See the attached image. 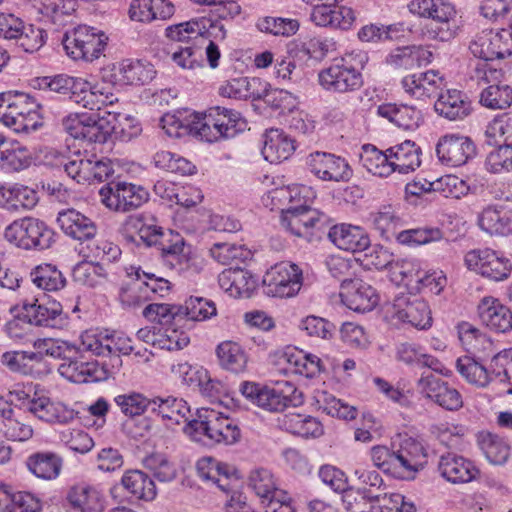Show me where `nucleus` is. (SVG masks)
Returning <instances> with one entry per match:
<instances>
[{"instance_id": "obj_30", "label": "nucleus", "mask_w": 512, "mask_h": 512, "mask_svg": "<svg viewBox=\"0 0 512 512\" xmlns=\"http://www.w3.org/2000/svg\"><path fill=\"white\" fill-rule=\"evenodd\" d=\"M478 314L481 322L497 333L512 329V312L496 298H483L478 305Z\"/></svg>"}, {"instance_id": "obj_41", "label": "nucleus", "mask_w": 512, "mask_h": 512, "mask_svg": "<svg viewBox=\"0 0 512 512\" xmlns=\"http://www.w3.org/2000/svg\"><path fill=\"white\" fill-rule=\"evenodd\" d=\"M478 224L483 231L490 235L512 234V216L500 204L485 207L479 215Z\"/></svg>"}, {"instance_id": "obj_37", "label": "nucleus", "mask_w": 512, "mask_h": 512, "mask_svg": "<svg viewBox=\"0 0 512 512\" xmlns=\"http://www.w3.org/2000/svg\"><path fill=\"white\" fill-rule=\"evenodd\" d=\"M38 202L37 193L18 183L0 185V207L9 211L29 210Z\"/></svg>"}, {"instance_id": "obj_19", "label": "nucleus", "mask_w": 512, "mask_h": 512, "mask_svg": "<svg viewBox=\"0 0 512 512\" xmlns=\"http://www.w3.org/2000/svg\"><path fill=\"white\" fill-rule=\"evenodd\" d=\"M328 221V217L308 206H295L282 209L281 224L291 234L298 237H307L313 228H321Z\"/></svg>"}, {"instance_id": "obj_2", "label": "nucleus", "mask_w": 512, "mask_h": 512, "mask_svg": "<svg viewBox=\"0 0 512 512\" xmlns=\"http://www.w3.org/2000/svg\"><path fill=\"white\" fill-rule=\"evenodd\" d=\"M191 135L209 143L232 138L246 129L247 122L232 109L215 106L204 113L192 112Z\"/></svg>"}, {"instance_id": "obj_35", "label": "nucleus", "mask_w": 512, "mask_h": 512, "mask_svg": "<svg viewBox=\"0 0 512 512\" xmlns=\"http://www.w3.org/2000/svg\"><path fill=\"white\" fill-rule=\"evenodd\" d=\"M151 412L160 416L165 424L170 427L187 422L190 407L182 398L174 396L155 397L151 402Z\"/></svg>"}, {"instance_id": "obj_17", "label": "nucleus", "mask_w": 512, "mask_h": 512, "mask_svg": "<svg viewBox=\"0 0 512 512\" xmlns=\"http://www.w3.org/2000/svg\"><path fill=\"white\" fill-rule=\"evenodd\" d=\"M416 387L425 398L446 410L457 411L463 406L460 392L433 374L423 373L417 380Z\"/></svg>"}, {"instance_id": "obj_6", "label": "nucleus", "mask_w": 512, "mask_h": 512, "mask_svg": "<svg viewBox=\"0 0 512 512\" xmlns=\"http://www.w3.org/2000/svg\"><path fill=\"white\" fill-rule=\"evenodd\" d=\"M108 36L102 30L79 25L65 32L62 44L66 54L73 60L92 62L104 52Z\"/></svg>"}, {"instance_id": "obj_23", "label": "nucleus", "mask_w": 512, "mask_h": 512, "mask_svg": "<svg viewBox=\"0 0 512 512\" xmlns=\"http://www.w3.org/2000/svg\"><path fill=\"white\" fill-rule=\"evenodd\" d=\"M23 318L35 326L58 328L64 325L66 316L62 305L57 301L40 303L34 299L30 303H23Z\"/></svg>"}, {"instance_id": "obj_25", "label": "nucleus", "mask_w": 512, "mask_h": 512, "mask_svg": "<svg viewBox=\"0 0 512 512\" xmlns=\"http://www.w3.org/2000/svg\"><path fill=\"white\" fill-rule=\"evenodd\" d=\"M301 392L290 382L278 383L275 387L263 386L257 406L270 411L281 412L286 407L301 403Z\"/></svg>"}, {"instance_id": "obj_36", "label": "nucleus", "mask_w": 512, "mask_h": 512, "mask_svg": "<svg viewBox=\"0 0 512 512\" xmlns=\"http://www.w3.org/2000/svg\"><path fill=\"white\" fill-rule=\"evenodd\" d=\"M31 151L15 139L3 138L0 146V168L10 172L27 169L32 163Z\"/></svg>"}, {"instance_id": "obj_47", "label": "nucleus", "mask_w": 512, "mask_h": 512, "mask_svg": "<svg viewBox=\"0 0 512 512\" xmlns=\"http://www.w3.org/2000/svg\"><path fill=\"white\" fill-rule=\"evenodd\" d=\"M374 145L366 144L362 147L360 154L361 165L371 174L379 177H388L395 172L392 158Z\"/></svg>"}, {"instance_id": "obj_53", "label": "nucleus", "mask_w": 512, "mask_h": 512, "mask_svg": "<svg viewBox=\"0 0 512 512\" xmlns=\"http://www.w3.org/2000/svg\"><path fill=\"white\" fill-rule=\"evenodd\" d=\"M0 425L4 435L13 441H26L33 435V429L21 419V414L8 406L0 414Z\"/></svg>"}, {"instance_id": "obj_22", "label": "nucleus", "mask_w": 512, "mask_h": 512, "mask_svg": "<svg viewBox=\"0 0 512 512\" xmlns=\"http://www.w3.org/2000/svg\"><path fill=\"white\" fill-rule=\"evenodd\" d=\"M400 84L408 96L417 100H426L437 96L442 91L444 80L438 72L429 70L406 75Z\"/></svg>"}, {"instance_id": "obj_39", "label": "nucleus", "mask_w": 512, "mask_h": 512, "mask_svg": "<svg viewBox=\"0 0 512 512\" xmlns=\"http://www.w3.org/2000/svg\"><path fill=\"white\" fill-rule=\"evenodd\" d=\"M67 499L73 508L81 512H101L104 509L105 497L95 485H75L70 489Z\"/></svg>"}, {"instance_id": "obj_4", "label": "nucleus", "mask_w": 512, "mask_h": 512, "mask_svg": "<svg viewBox=\"0 0 512 512\" xmlns=\"http://www.w3.org/2000/svg\"><path fill=\"white\" fill-rule=\"evenodd\" d=\"M408 9L419 17L433 21L427 29L429 38L448 42L458 35L460 27L456 10L449 0H411Z\"/></svg>"}, {"instance_id": "obj_55", "label": "nucleus", "mask_w": 512, "mask_h": 512, "mask_svg": "<svg viewBox=\"0 0 512 512\" xmlns=\"http://www.w3.org/2000/svg\"><path fill=\"white\" fill-rule=\"evenodd\" d=\"M39 11L56 28L67 23V19L76 10V0H36Z\"/></svg>"}, {"instance_id": "obj_1", "label": "nucleus", "mask_w": 512, "mask_h": 512, "mask_svg": "<svg viewBox=\"0 0 512 512\" xmlns=\"http://www.w3.org/2000/svg\"><path fill=\"white\" fill-rule=\"evenodd\" d=\"M368 53L353 50L335 59L318 73L320 86L333 93H351L363 86L362 70L368 63Z\"/></svg>"}, {"instance_id": "obj_21", "label": "nucleus", "mask_w": 512, "mask_h": 512, "mask_svg": "<svg viewBox=\"0 0 512 512\" xmlns=\"http://www.w3.org/2000/svg\"><path fill=\"white\" fill-rule=\"evenodd\" d=\"M340 297L344 305L359 313L372 311L379 302L376 290L361 279L343 280Z\"/></svg>"}, {"instance_id": "obj_58", "label": "nucleus", "mask_w": 512, "mask_h": 512, "mask_svg": "<svg viewBox=\"0 0 512 512\" xmlns=\"http://www.w3.org/2000/svg\"><path fill=\"white\" fill-rule=\"evenodd\" d=\"M205 28L206 21L191 20L167 27L165 34L173 41L191 45V41L204 37Z\"/></svg>"}, {"instance_id": "obj_60", "label": "nucleus", "mask_w": 512, "mask_h": 512, "mask_svg": "<svg viewBox=\"0 0 512 512\" xmlns=\"http://www.w3.org/2000/svg\"><path fill=\"white\" fill-rule=\"evenodd\" d=\"M370 220L373 227L386 239L394 235L396 229L401 225V218L391 205L382 206L376 212L371 213Z\"/></svg>"}, {"instance_id": "obj_61", "label": "nucleus", "mask_w": 512, "mask_h": 512, "mask_svg": "<svg viewBox=\"0 0 512 512\" xmlns=\"http://www.w3.org/2000/svg\"><path fill=\"white\" fill-rule=\"evenodd\" d=\"M396 239L403 245H425L443 239V232L438 227H419L403 230L396 234Z\"/></svg>"}, {"instance_id": "obj_44", "label": "nucleus", "mask_w": 512, "mask_h": 512, "mask_svg": "<svg viewBox=\"0 0 512 512\" xmlns=\"http://www.w3.org/2000/svg\"><path fill=\"white\" fill-rule=\"evenodd\" d=\"M123 488L135 499L152 501L157 496L153 479L141 470H128L121 478Z\"/></svg>"}, {"instance_id": "obj_16", "label": "nucleus", "mask_w": 512, "mask_h": 512, "mask_svg": "<svg viewBox=\"0 0 512 512\" xmlns=\"http://www.w3.org/2000/svg\"><path fill=\"white\" fill-rule=\"evenodd\" d=\"M311 174L322 181L345 182L352 177L348 162L335 154L316 151L306 157Z\"/></svg>"}, {"instance_id": "obj_13", "label": "nucleus", "mask_w": 512, "mask_h": 512, "mask_svg": "<svg viewBox=\"0 0 512 512\" xmlns=\"http://www.w3.org/2000/svg\"><path fill=\"white\" fill-rule=\"evenodd\" d=\"M312 5L311 21L319 27L349 30L356 22L355 11L347 6H338L342 0H302Z\"/></svg>"}, {"instance_id": "obj_51", "label": "nucleus", "mask_w": 512, "mask_h": 512, "mask_svg": "<svg viewBox=\"0 0 512 512\" xmlns=\"http://www.w3.org/2000/svg\"><path fill=\"white\" fill-rule=\"evenodd\" d=\"M281 425L289 433L304 438H316L323 434L320 421L309 415L297 413L284 415Z\"/></svg>"}, {"instance_id": "obj_50", "label": "nucleus", "mask_w": 512, "mask_h": 512, "mask_svg": "<svg viewBox=\"0 0 512 512\" xmlns=\"http://www.w3.org/2000/svg\"><path fill=\"white\" fill-rule=\"evenodd\" d=\"M31 282L39 289L47 292H56L66 285V278L63 273L49 263L37 265L30 271Z\"/></svg>"}, {"instance_id": "obj_8", "label": "nucleus", "mask_w": 512, "mask_h": 512, "mask_svg": "<svg viewBox=\"0 0 512 512\" xmlns=\"http://www.w3.org/2000/svg\"><path fill=\"white\" fill-rule=\"evenodd\" d=\"M100 201L116 212H128L139 208L149 199V192L142 186L125 181H112L99 190Z\"/></svg>"}, {"instance_id": "obj_9", "label": "nucleus", "mask_w": 512, "mask_h": 512, "mask_svg": "<svg viewBox=\"0 0 512 512\" xmlns=\"http://www.w3.org/2000/svg\"><path fill=\"white\" fill-rule=\"evenodd\" d=\"M302 284V270L290 262L275 264L263 277L264 292L272 297H293L299 293Z\"/></svg>"}, {"instance_id": "obj_7", "label": "nucleus", "mask_w": 512, "mask_h": 512, "mask_svg": "<svg viewBox=\"0 0 512 512\" xmlns=\"http://www.w3.org/2000/svg\"><path fill=\"white\" fill-rule=\"evenodd\" d=\"M5 239L24 250L48 249L54 242V232L42 220L23 217L14 220L4 231Z\"/></svg>"}, {"instance_id": "obj_64", "label": "nucleus", "mask_w": 512, "mask_h": 512, "mask_svg": "<svg viewBox=\"0 0 512 512\" xmlns=\"http://www.w3.org/2000/svg\"><path fill=\"white\" fill-rule=\"evenodd\" d=\"M374 496L365 490H345L342 503L348 512H376V500L372 499Z\"/></svg>"}, {"instance_id": "obj_32", "label": "nucleus", "mask_w": 512, "mask_h": 512, "mask_svg": "<svg viewBox=\"0 0 512 512\" xmlns=\"http://www.w3.org/2000/svg\"><path fill=\"white\" fill-rule=\"evenodd\" d=\"M155 74L151 63L125 60L113 66L111 81L118 85H143L150 82Z\"/></svg>"}, {"instance_id": "obj_42", "label": "nucleus", "mask_w": 512, "mask_h": 512, "mask_svg": "<svg viewBox=\"0 0 512 512\" xmlns=\"http://www.w3.org/2000/svg\"><path fill=\"white\" fill-rule=\"evenodd\" d=\"M126 231L135 233L130 238L133 242L151 247L155 246L162 230L156 223V219L151 215L141 214L130 216L125 223Z\"/></svg>"}, {"instance_id": "obj_14", "label": "nucleus", "mask_w": 512, "mask_h": 512, "mask_svg": "<svg viewBox=\"0 0 512 512\" xmlns=\"http://www.w3.org/2000/svg\"><path fill=\"white\" fill-rule=\"evenodd\" d=\"M473 56L484 61L503 59L512 55V38L507 29L483 30L469 44Z\"/></svg>"}, {"instance_id": "obj_62", "label": "nucleus", "mask_w": 512, "mask_h": 512, "mask_svg": "<svg viewBox=\"0 0 512 512\" xmlns=\"http://www.w3.org/2000/svg\"><path fill=\"white\" fill-rule=\"evenodd\" d=\"M114 402L126 417L133 418L142 415L151 407L152 399L138 392H128L117 395Z\"/></svg>"}, {"instance_id": "obj_57", "label": "nucleus", "mask_w": 512, "mask_h": 512, "mask_svg": "<svg viewBox=\"0 0 512 512\" xmlns=\"http://www.w3.org/2000/svg\"><path fill=\"white\" fill-rule=\"evenodd\" d=\"M480 103L489 109H506L512 105V87L507 84H491L480 95Z\"/></svg>"}, {"instance_id": "obj_12", "label": "nucleus", "mask_w": 512, "mask_h": 512, "mask_svg": "<svg viewBox=\"0 0 512 512\" xmlns=\"http://www.w3.org/2000/svg\"><path fill=\"white\" fill-rule=\"evenodd\" d=\"M64 171L77 183L103 182L114 174L112 161L108 158L81 157L76 155L61 162Z\"/></svg>"}, {"instance_id": "obj_45", "label": "nucleus", "mask_w": 512, "mask_h": 512, "mask_svg": "<svg viewBox=\"0 0 512 512\" xmlns=\"http://www.w3.org/2000/svg\"><path fill=\"white\" fill-rule=\"evenodd\" d=\"M378 114L405 130H414L422 122L421 111L409 105L382 104L378 107Z\"/></svg>"}, {"instance_id": "obj_27", "label": "nucleus", "mask_w": 512, "mask_h": 512, "mask_svg": "<svg viewBox=\"0 0 512 512\" xmlns=\"http://www.w3.org/2000/svg\"><path fill=\"white\" fill-rule=\"evenodd\" d=\"M66 357L58 367L61 376L74 383L98 382L105 379L106 371L96 361Z\"/></svg>"}, {"instance_id": "obj_34", "label": "nucleus", "mask_w": 512, "mask_h": 512, "mask_svg": "<svg viewBox=\"0 0 512 512\" xmlns=\"http://www.w3.org/2000/svg\"><path fill=\"white\" fill-rule=\"evenodd\" d=\"M57 222L67 236L79 241L90 240L97 234L96 224L75 209L59 212Z\"/></svg>"}, {"instance_id": "obj_43", "label": "nucleus", "mask_w": 512, "mask_h": 512, "mask_svg": "<svg viewBox=\"0 0 512 512\" xmlns=\"http://www.w3.org/2000/svg\"><path fill=\"white\" fill-rule=\"evenodd\" d=\"M395 171L401 174L414 172L421 165V148L413 141L406 140L387 149Z\"/></svg>"}, {"instance_id": "obj_33", "label": "nucleus", "mask_w": 512, "mask_h": 512, "mask_svg": "<svg viewBox=\"0 0 512 512\" xmlns=\"http://www.w3.org/2000/svg\"><path fill=\"white\" fill-rule=\"evenodd\" d=\"M29 411L38 419L50 424H68L76 417L73 409L61 402L52 401L46 396L31 399Z\"/></svg>"}, {"instance_id": "obj_48", "label": "nucleus", "mask_w": 512, "mask_h": 512, "mask_svg": "<svg viewBox=\"0 0 512 512\" xmlns=\"http://www.w3.org/2000/svg\"><path fill=\"white\" fill-rule=\"evenodd\" d=\"M456 367L458 372L468 383L479 388L487 387L493 377H497L491 365L490 369H488L470 356L460 357L456 362Z\"/></svg>"}, {"instance_id": "obj_5", "label": "nucleus", "mask_w": 512, "mask_h": 512, "mask_svg": "<svg viewBox=\"0 0 512 512\" xmlns=\"http://www.w3.org/2000/svg\"><path fill=\"white\" fill-rule=\"evenodd\" d=\"M40 104L29 94L4 93L0 97V120L17 133H29L42 125Z\"/></svg>"}, {"instance_id": "obj_24", "label": "nucleus", "mask_w": 512, "mask_h": 512, "mask_svg": "<svg viewBox=\"0 0 512 512\" xmlns=\"http://www.w3.org/2000/svg\"><path fill=\"white\" fill-rule=\"evenodd\" d=\"M64 130L75 139H84L89 142L104 143L108 131L103 129L100 121L87 114L73 113L62 120Z\"/></svg>"}, {"instance_id": "obj_54", "label": "nucleus", "mask_w": 512, "mask_h": 512, "mask_svg": "<svg viewBox=\"0 0 512 512\" xmlns=\"http://www.w3.org/2000/svg\"><path fill=\"white\" fill-rule=\"evenodd\" d=\"M256 29L276 37H291L297 33L300 24L297 19L274 16H260L255 22Z\"/></svg>"}, {"instance_id": "obj_18", "label": "nucleus", "mask_w": 512, "mask_h": 512, "mask_svg": "<svg viewBox=\"0 0 512 512\" xmlns=\"http://www.w3.org/2000/svg\"><path fill=\"white\" fill-rule=\"evenodd\" d=\"M436 154L441 163L458 167L466 164L476 155V146L467 136L446 134L438 140Z\"/></svg>"}, {"instance_id": "obj_3", "label": "nucleus", "mask_w": 512, "mask_h": 512, "mask_svg": "<svg viewBox=\"0 0 512 512\" xmlns=\"http://www.w3.org/2000/svg\"><path fill=\"white\" fill-rule=\"evenodd\" d=\"M184 432L196 442L234 444L241 437L236 421L213 408L202 407L197 417L188 421Z\"/></svg>"}, {"instance_id": "obj_59", "label": "nucleus", "mask_w": 512, "mask_h": 512, "mask_svg": "<svg viewBox=\"0 0 512 512\" xmlns=\"http://www.w3.org/2000/svg\"><path fill=\"white\" fill-rule=\"evenodd\" d=\"M143 465L160 482H171L177 476L175 464L163 453L155 452L147 455L143 459Z\"/></svg>"}, {"instance_id": "obj_56", "label": "nucleus", "mask_w": 512, "mask_h": 512, "mask_svg": "<svg viewBox=\"0 0 512 512\" xmlns=\"http://www.w3.org/2000/svg\"><path fill=\"white\" fill-rule=\"evenodd\" d=\"M106 277L107 273L103 266L91 261H81L72 270V279L75 283L91 288L102 285Z\"/></svg>"}, {"instance_id": "obj_20", "label": "nucleus", "mask_w": 512, "mask_h": 512, "mask_svg": "<svg viewBox=\"0 0 512 512\" xmlns=\"http://www.w3.org/2000/svg\"><path fill=\"white\" fill-rule=\"evenodd\" d=\"M427 462L424 446L413 438L404 439L395 450L396 478L412 480Z\"/></svg>"}, {"instance_id": "obj_26", "label": "nucleus", "mask_w": 512, "mask_h": 512, "mask_svg": "<svg viewBox=\"0 0 512 512\" xmlns=\"http://www.w3.org/2000/svg\"><path fill=\"white\" fill-rule=\"evenodd\" d=\"M155 247L160 251L162 260L170 269H175L179 272L185 271L189 268V259L185 252V242L183 237L169 230L162 231Z\"/></svg>"}, {"instance_id": "obj_15", "label": "nucleus", "mask_w": 512, "mask_h": 512, "mask_svg": "<svg viewBox=\"0 0 512 512\" xmlns=\"http://www.w3.org/2000/svg\"><path fill=\"white\" fill-rule=\"evenodd\" d=\"M274 363L280 371L313 378L325 370L322 360L314 354L306 353L295 346H286L275 351Z\"/></svg>"}, {"instance_id": "obj_10", "label": "nucleus", "mask_w": 512, "mask_h": 512, "mask_svg": "<svg viewBox=\"0 0 512 512\" xmlns=\"http://www.w3.org/2000/svg\"><path fill=\"white\" fill-rule=\"evenodd\" d=\"M464 263L469 270L496 282L506 280L512 271L510 259L491 248L468 251Z\"/></svg>"}, {"instance_id": "obj_31", "label": "nucleus", "mask_w": 512, "mask_h": 512, "mask_svg": "<svg viewBox=\"0 0 512 512\" xmlns=\"http://www.w3.org/2000/svg\"><path fill=\"white\" fill-rule=\"evenodd\" d=\"M434 104L436 113L450 121L463 120L472 112L469 97L457 89H448L439 92Z\"/></svg>"}, {"instance_id": "obj_29", "label": "nucleus", "mask_w": 512, "mask_h": 512, "mask_svg": "<svg viewBox=\"0 0 512 512\" xmlns=\"http://www.w3.org/2000/svg\"><path fill=\"white\" fill-rule=\"evenodd\" d=\"M438 471L446 481L453 484L471 482L479 474V470L470 460L453 453L440 457Z\"/></svg>"}, {"instance_id": "obj_49", "label": "nucleus", "mask_w": 512, "mask_h": 512, "mask_svg": "<svg viewBox=\"0 0 512 512\" xmlns=\"http://www.w3.org/2000/svg\"><path fill=\"white\" fill-rule=\"evenodd\" d=\"M27 467L36 477L52 480L58 477L62 468V459L53 452H38L27 459Z\"/></svg>"}, {"instance_id": "obj_46", "label": "nucleus", "mask_w": 512, "mask_h": 512, "mask_svg": "<svg viewBox=\"0 0 512 512\" xmlns=\"http://www.w3.org/2000/svg\"><path fill=\"white\" fill-rule=\"evenodd\" d=\"M219 365L232 373H241L246 370L248 356L243 347L231 340L219 343L216 347Z\"/></svg>"}, {"instance_id": "obj_38", "label": "nucleus", "mask_w": 512, "mask_h": 512, "mask_svg": "<svg viewBox=\"0 0 512 512\" xmlns=\"http://www.w3.org/2000/svg\"><path fill=\"white\" fill-rule=\"evenodd\" d=\"M218 283L226 293L232 297L248 298L256 287L252 275L240 268L225 269L218 276Z\"/></svg>"}, {"instance_id": "obj_52", "label": "nucleus", "mask_w": 512, "mask_h": 512, "mask_svg": "<svg viewBox=\"0 0 512 512\" xmlns=\"http://www.w3.org/2000/svg\"><path fill=\"white\" fill-rule=\"evenodd\" d=\"M478 445L487 460L494 465H502L510 456L509 443L499 435L481 432L478 435Z\"/></svg>"}, {"instance_id": "obj_28", "label": "nucleus", "mask_w": 512, "mask_h": 512, "mask_svg": "<svg viewBox=\"0 0 512 512\" xmlns=\"http://www.w3.org/2000/svg\"><path fill=\"white\" fill-rule=\"evenodd\" d=\"M328 238L339 249L353 253L364 251L370 246L369 236L362 227L346 223L332 226Z\"/></svg>"}, {"instance_id": "obj_40", "label": "nucleus", "mask_w": 512, "mask_h": 512, "mask_svg": "<svg viewBox=\"0 0 512 512\" xmlns=\"http://www.w3.org/2000/svg\"><path fill=\"white\" fill-rule=\"evenodd\" d=\"M295 150L294 141L282 130L270 129L264 135L262 155L270 163L288 159Z\"/></svg>"}, {"instance_id": "obj_11", "label": "nucleus", "mask_w": 512, "mask_h": 512, "mask_svg": "<svg viewBox=\"0 0 512 512\" xmlns=\"http://www.w3.org/2000/svg\"><path fill=\"white\" fill-rule=\"evenodd\" d=\"M386 316L395 324L406 323L419 330L429 329L433 321L428 303L418 297H397L387 308Z\"/></svg>"}, {"instance_id": "obj_63", "label": "nucleus", "mask_w": 512, "mask_h": 512, "mask_svg": "<svg viewBox=\"0 0 512 512\" xmlns=\"http://www.w3.org/2000/svg\"><path fill=\"white\" fill-rule=\"evenodd\" d=\"M216 313L217 309L213 301L198 296H191L182 307V316L192 321H204L215 316Z\"/></svg>"}]
</instances>
